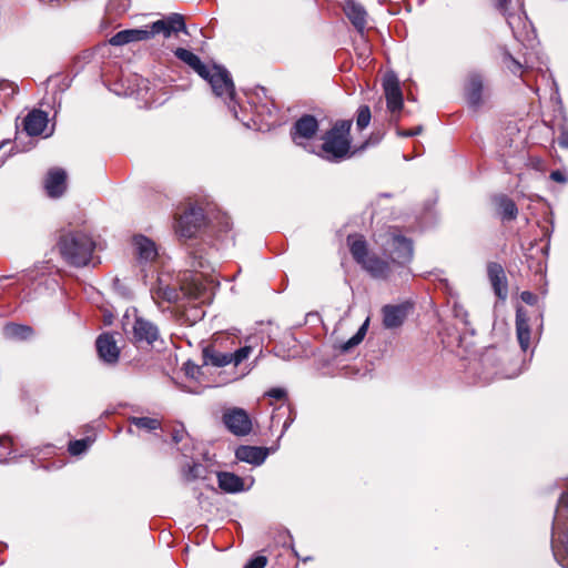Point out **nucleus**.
Segmentation results:
<instances>
[{"label":"nucleus","instance_id":"nucleus-46","mask_svg":"<svg viewBox=\"0 0 568 568\" xmlns=\"http://www.w3.org/2000/svg\"><path fill=\"white\" fill-rule=\"evenodd\" d=\"M422 131H423V126L418 125V126H416L414 129L405 130V131L399 132V135L404 136V138H410V136H415V135L420 134Z\"/></svg>","mask_w":568,"mask_h":568},{"label":"nucleus","instance_id":"nucleus-31","mask_svg":"<svg viewBox=\"0 0 568 568\" xmlns=\"http://www.w3.org/2000/svg\"><path fill=\"white\" fill-rule=\"evenodd\" d=\"M367 327H368V320H366L361 325L358 331L347 342H345L342 345V347H341L342 352L346 353V352L351 351L353 347L357 346L364 339L366 332H367Z\"/></svg>","mask_w":568,"mask_h":568},{"label":"nucleus","instance_id":"nucleus-6","mask_svg":"<svg viewBox=\"0 0 568 568\" xmlns=\"http://www.w3.org/2000/svg\"><path fill=\"white\" fill-rule=\"evenodd\" d=\"M223 424L235 436H246L252 432V420L245 409L232 407L224 410Z\"/></svg>","mask_w":568,"mask_h":568},{"label":"nucleus","instance_id":"nucleus-24","mask_svg":"<svg viewBox=\"0 0 568 568\" xmlns=\"http://www.w3.org/2000/svg\"><path fill=\"white\" fill-rule=\"evenodd\" d=\"M498 214L503 221H513L518 215L516 203L507 195L500 194L494 197Z\"/></svg>","mask_w":568,"mask_h":568},{"label":"nucleus","instance_id":"nucleus-35","mask_svg":"<svg viewBox=\"0 0 568 568\" xmlns=\"http://www.w3.org/2000/svg\"><path fill=\"white\" fill-rule=\"evenodd\" d=\"M91 443L90 438L75 439L70 442L68 450L72 456H79L89 448Z\"/></svg>","mask_w":568,"mask_h":568},{"label":"nucleus","instance_id":"nucleus-37","mask_svg":"<svg viewBox=\"0 0 568 568\" xmlns=\"http://www.w3.org/2000/svg\"><path fill=\"white\" fill-rule=\"evenodd\" d=\"M252 353L251 346H243L236 349L234 353H230L231 355V364L233 363L235 366L241 364L244 359H246Z\"/></svg>","mask_w":568,"mask_h":568},{"label":"nucleus","instance_id":"nucleus-9","mask_svg":"<svg viewBox=\"0 0 568 568\" xmlns=\"http://www.w3.org/2000/svg\"><path fill=\"white\" fill-rule=\"evenodd\" d=\"M154 37L162 34L164 38H170L179 32H186L185 19L180 13H170L169 16L154 21L152 23Z\"/></svg>","mask_w":568,"mask_h":568},{"label":"nucleus","instance_id":"nucleus-15","mask_svg":"<svg viewBox=\"0 0 568 568\" xmlns=\"http://www.w3.org/2000/svg\"><path fill=\"white\" fill-rule=\"evenodd\" d=\"M487 274L495 294L500 300H505L508 294V288L503 266L499 263L490 262L487 265Z\"/></svg>","mask_w":568,"mask_h":568},{"label":"nucleus","instance_id":"nucleus-45","mask_svg":"<svg viewBox=\"0 0 568 568\" xmlns=\"http://www.w3.org/2000/svg\"><path fill=\"white\" fill-rule=\"evenodd\" d=\"M558 144L562 149H568V128L561 130L558 138Z\"/></svg>","mask_w":568,"mask_h":568},{"label":"nucleus","instance_id":"nucleus-16","mask_svg":"<svg viewBox=\"0 0 568 568\" xmlns=\"http://www.w3.org/2000/svg\"><path fill=\"white\" fill-rule=\"evenodd\" d=\"M133 336L136 342H145L148 345H152L159 338V328L143 317H136L133 324Z\"/></svg>","mask_w":568,"mask_h":568},{"label":"nucleus","instance_id":"nucleus-22","mask_svg":"<svg viewBox=\"0 0 568 568\" xmlns=\"http://www.w3.org/2000/svg\"><path fill=\"white\" fill-rule=\"evenodd\" d=\"M361 265L374 278L386 280L390 273L389 263L377 255H369Z\"/></svg>","mask_w":568,"mask_h":568},{"label":"nucleus","instance_id":"nucleus-47","mask_svg":"<svg viewBox=\"0 0 568 568\" xmlns=\"http://www.w3.org/2000/svg\"><path fill=\"white\" fill-rule=\"evenodd\" d=\"M200 372V367L197 365L186 363L185 364V373L187 376L194 377L196 373Z\"/></svg>","mask_w":568,"mask_h":568},{"label":"nucleus","instance_id":"nucleus-10","mask_svg":"<svg viewBox=\"0 0 568 568\" xmlns=\"http://www.w3.org/2000/svg\"><path fill=\"white\" fill-rule=\"evenodd\" d=\"M383 89L386 98L387 109L390 112L400 111L403 108V93L399 81L394 73H388L383 80Z\"/></svg>","mask_w":568,"mask_h":568},{"label":"nucleus","instance_id":"nucleus-1","mask_svg":"<svg viewBox=\"0 0 568 568\" xmlns=\"http://www.w3.org/2000/svg\"><path fill=\"white\" fill-rule=\"evenodd\" d=\"M174 55L204 79L214 95L227 102L229 108L235 111V87L231 73L225 67L206 65L195 53L184 48H178Z\"/></svg>","mask_w":568,"mask_h":568},{"label":"nucleus","instance_id":"nucleus-29","mask_svg":"<svg viewBox=\"0 0 568 568\" xmlns=\"http://www.w3.org/2000/svg\"><path fill=\"white\" fill-rule=\"evenodd\" d=\"M183 477L186 481H193L196 479H205L209 470L207 467L201 463H193L192 465H187L183 467Z\"/></svg>","mask_w":568,"mask_h":568},{"label":"nucleus","instance_id":"nucleus-7","mask_svg":"<svg viewBox=\"0 0 568 568\" xmlns=\"http://www.w3.org/2000/svg\"><path fill=\"white\" fill-rule=\"evenodd\" d=\"M192 281L194 288H186L184 286H181L180 288L169 285L163 286L160 282L158 287L151 290L152 297L161 298L169 303H176L183 292L184 295H187L192 298H199L202 291V284L197 277H194Z\"/></svg>","mask_w":568,"mask_h":568},{"label":"nucleus","instance_id":"nucleus-50","mask_svg":"<svg viewBox=\"0 0 568 568\" xmlns=\"http://www.w3.org/2000/svg\"><path fill=\"white\" fill-rule=\"evenodd\" d=\"M559 524H560V520H559L558 523H555V521H554V524H552V530H555V527H556V526H559ZM551 535H555V531H551Z\"/></svg>","mask_w":568,"mask_h":568},{"label":"nucleus","instance_id":"nucleus-44","mask_svg":"<svg viewBox=\"0 0 568 568\" xmlns=\"http://www.w3.org/2000/svg\"><path fill=\"white\" fill-rule=\"evenodd\" d=\"M550 179L558 183H566L568 181L566 174L559 170H555L550 173Z\"/></svg>","mask_w":568,"mask_h":568},{"label":"nucleus","instance_id":"nucleus-51","mask_svg":"<svg viewBox=\"0 0 568 568\" xmlns=\"http://www.w3.org/2000/svg\"><path fill=\"white\" fill-rule=\"evenodd\" d=\"M119 282H120V280H119V278H116V280L114 281V284L116 285V284H119Z\"/></svg>","mask_w":568,"mask_h":568},{"label":"nucleus","instance_id":"nucleus-23","mask_svg":"<svg viewBox=\"0 0 568 568\" xmlns=\"http://www.w3.org/2000/svg\"><path fill=\"white\" fill-rule=\"evenodd\" d=\"M345 14L354 26V28L363 33L366 27L367 12L363 6L355 1H347L344 8Z\"/></svg>","mask_w":568,"mask_h":568},{"label":"nucleus","instance_id":"nucleus-5","mask_svg":"<svg viewBox=\"0 0 568 568\" xmlns=\"http://www.w3.org/2000/svg\"><path fill=\"white\" fill-rule=\"evenodd\" d=\"M206 219L202 207L190 206L180 215L176 222V233L184 239H191L205 225Z\"/></svg>","mask_w":568,"mask_h":568},{"label":"nucleus","instance_id":"nucleus-48","mask_svg":"<svg viewBox=\"0 0 568 568\" xmlns=\"http://www.w3.org/2000/svg\"><path fill=\"white\" fill-rule=\"evenodd\" d=\"M11 453H12L11 450L4 452V453L0 452V463H6L9 459H11V457H9L11 455Z\"/></svg>","mask_w":568,"mask_h":568},{"label":"nucleus","instance_id":"nucleus-19","mask_svg":"<svg viewBox=\"0 0 568 568\" xmlns=\"http://www.w3.org/2000/svg\"><path fill=\"white\" fill-rule=\"evenodd\" d=\"M516 335L523 352L530 346V326L527 312L523 307L516 310Z\"/></svg>","mask_w":568,"mask_h":568},{"label":"nucleus","instance_id":"nucleus-39","mask_svg":"<svg viewBox=\"0 0 568 568\" xmlns=\"http://www.w3.org/2000/svg\"><path fill=\"white\" fill-rule=\"evenodd\" d=\"M267 564V559L264 556H256L251 558L244 566V568H264Z\"/></svg>","mask_w":568,"mask_h":568},{"label":"nucleus","instance_id":"nucleus-38","mask_svg":"<svg viewBox=\"0 0 568 568\" xmlns=\"http://www.w3.org/2000/svg\"><path fill=\"white\" fill-rule=\"evenodd\" d=\"M135 41L149 40L154 37L152 23L143 29H133Z\"/></svg>","mask_w":568,"mask_h":568},{"label":"nucleus","instance_id":"nucleus-40","mask_svg":"<svg viewBox=\"0 0 568 568\" xmlns=\"http://www.w3.org/2000/svg\"><path fill=\"white\" fill-rule=\"evenodd\" d=\"M453 311L456 318L465 325L468 324V313L462 305L455 304Z\"/></svg>","mask_w":568,"mask_h":568},{"label":"nucleus","instance_id":"nucleus-30","mask_svg":"<svg viewBox=\"0 0 568 568\" xmlns=\"http://www.w3.org/2000/svg\"><path fill=\"white\" fill-rule=\"evenodd\" d=\"M8 337L17 339H27L32 335V328L27 325L9 324L4 327Z\"/></svg>","mask_w":568,"mask_h":568},{"label":"nucleus","instance_id":"nucleus-42","mask_svg":"<svg viewBox=\"0 0 568 568\" xmlns=\"http://www.w3.org/2000/svg\"><path fill=\"white\" fill-rule=\"evenodd\" d=\"M520 298H521L523 302H525L528 305H535L537 303V301H538L537 295L531 293V292H529V291L521 292Z\"/></svg>","mask_w":568,"mask_h":568},{"label":"nucleus","instance_id":"nucleus-34","mask_svg":"<svg viewBox=\"0 0 568 568\" xmlns=\"http://www.w3.org/2000/svg\"><path fill=\"white\" fill-rule=\"evenodd\" d=\"M372 119L371 109L368 105H361L357 109L356 126L358 130H364L368 126Z\"/></svg>","mask_w":568,"mask_h":568},{"label":"nucleus","instance_id":"nucleus-27","mask_svg":"<svg viewBox=\"0 0 568 568\" xmlns=\"http://www.w3.org/2000/svg\"><path fill=\"white\" fill-rule=\"evenodd\" d=\"M347 242L352 256L358 264H362L369 256L366 241L362 236L349 235Z\"/></svg>","mask_w":568,"mask_h":568},{"label":"nucleus","instance_id":"nucleus-21","mask_svg":"<svg viewBox=\"0 0 568 568\" xmlns=\"http://www.w3.org/2000/svg\"><path fill=\"white\" fill-rule=\"evenodd\" d=\"M383 314V324L386 328H397L399 327L406 316H407V308L405 305H385L382 308Z\"/></svg>","mask_w":568,"mask_h":568},{"label":"nucleus","instance_id":"nucleus-26","mask_svg":"<svg viewBox=\"0 0 568 568\" xmlns=\"http://www.w3.org/2000/svg\"><path fill=\"white\" fill-rule=\"evenodd\" d=\"M135 252L140 260L152 261L156 256L154 243L143 235H136L133 239Z\"/></svg>","mask_w":568,"mask_h":568},{"label":"nucleus","instance_id":"nucleus-36","mask_svg":"<svg viewBox=\"0 0 568 568\" xmlns=\"http://www.w3.org/2000/svg\"><path fill=\"white\" fill-rule=\"evenodd\" d=\"M568 516V493L560 496L555 515V523Z\"/></svg>","mask_w":568,"mask_h":568},{"label":"nucleus","instance_id":"nucleus-14","mask_svg":"<svg viewBox=\"0 0 568 568\" xmlns=\"http://www.w3.org/2000/svg\"><path fill=\"white\" fill-rule=\"evenodd\" d=\"M270 454L266 447L241 445L235 450V457L240 462L251 464L253 466H261Z\"/></svg>","mask_w":568,"mask_h":568},{"label":"nucleus","instance_id":"nucleus-8","mask_svg":"<svg viewBox=\"0 0 568 568\" xmlns=\"http://www.w3.org/2000/svg\"><path fill=\"white\" fill-rule=\"evenodd\" d=\"M318 131V121L314 115L304 114L291 128V138L296 145L306 148L305 142L313 139Z\"/></svg>","mask_w":568,"mask_h":568},{"label":"nucleus","instance_id":"nucleus-13","mask_svg":"<svg viewBox=\"0 0 568 568\" xmlns=\"http://www.w3.org/2000/svg\"><path fill=\"white\" fill-rule=\"evenodd\" d=\"M254 483V478H250V485L246 486L242 477L230 471L217 473V484L221 490L227 494H237L248 490Z\"/></svg>","mask_w":568,"mask_h":568},{"label":"nucleus","instance_id":"nucleus-33","mask_svg":"<svg viewBox=\"0 0 568 568\" xmlns=\"http://www.w3.org/2000/svg\"><path fill=\"white\" fill-rule=\"evenodd\" d=\"M130 422L138 428L146 430H154L160 427V422L151 417H132Z\"/></svg>","mask_w":568,"mask_h":568},{"label":"nucleus","instance_id":"nucleus-41","mask_svg":"<svg viewBox=\"0 0 568 568\" xmlns=\"http://www.w3.org/2000/svg\"><path fill=\"white\" fill-rule=\"evenodd\" d=\"M266 395L271 398L281 400L286 397V390L281 387H274L266 392Z\"/></svg>","mask_w":568,"mask_h":568},{"label":"nucleus","instance_id":"nucleus-3","mask_svg":"<svg viewBox=\"0 0 568 568\" xmlns=\"http://www.w3.org/2000/svg\"><path fill=\"white\" fill-rule=\"evenodd\" d=\"M94 248L93 239L82 231L68 232L59 240L62 257L77 267L87 266L90 263Z\"/></svg>","mask_w":568,"mask_h":568},{"label":"nucleus","instance_id":"nucleus-17","mask_svg":"<svg viewBox=\"0 0 568 568\" xmlns=\"http://www.w3.org/2000/svg\"><path fill=\"white\" fill-rule=\"evenodd\" d=\"M67 173L62 169H52L48 172L44 187L50 197H60L65 191Z\"/></svg>","mask_w":568,"mask_h":568},{"label":"nucleus","instance_id":"nucleus-11","mask_svg":"<svg viewBox=\"0 0 568 568\" xmlns=\"http://www.w3.org/2000/svg\"><path fill=\"white\" fill-rule=\"evenodd\" d=\"M484 79L478 72L468 74L465 83V97L468 105L477 110L483 104Z\"/></svg>","mask_w":568,"mask_h":568},{"label":"nucleus","instance_id":"nucleus-25","mask_svg":"<svg viewBox=\"0 0 568 568\" xmlns=\"http://www.w3.org/2000/svg\"><path fill=\"white\" fill-rule=\"evenodd\" d=\"M202 355L204 365L223 367L231 364L230 353L220 352L215 349L213 346H207L203 348Z\"/></svg>","mask_w":568,"mask_h":568},{"label":"nucleus","instance_id":"nucleus-12","mask_svg":"<svg viewBox=\"0 0 568 568\" xmlns=\"http://www.w3.org/2000/svg\"><path fill=\"white\" fill-rule=\"evenodd\" d=\"M99 357L108 364H114L119 359L120 349L112 334H101L95 342Z\"/></svg>","mask_w":568,"mask_h":568},{"label":"nucleus","instance_id":"nucleus-49","mask_svg":"<svg viewBox=\"0 0 568 568\" xmlns=\"http://www.w3.org/2000/svg\"><path fill=\"white\" fill-rule=\"evenodd\" d=\"M8 445H11V439L8 436L0 437V446L7 448Z\"/></svg>","mask_w":568,"mask_h":568},{"label":"nucleus","instance_id":"nucleus-28","mask_svg":"<svg viewBox=\"0 0 568 568\" xmlns=\"http://www.w3.org/2000/svg\"><path fill=\"white\" fill-rule=\"evenodd\" d=\"M503 64L515 75H521L524 68H528V60H525V65L515 59L506 48H500Z\"/></svg>","mask_w":568,"mask_h":568},{"label":"nucleus","instance_id":"nucleus-4","mask_svg":"<svg viewBox=\"0 0 568 568\" xmlns=\"http://www.w3.org/2000/svg\"><path fill=\"white\" fill-rule=\"evenodd\" d=\"M383 251L394 263L405 265L413 258V242L398 233L396 229H389L384 235Z\"/></svg>","mask_w":568,"mask_h":568},{"label":"nucleus","instance_id":"nucleus-43","mask_svg":"<svg viewBox=\"0 0 568 568\" xmlns=\"http://www.w3.org/2000/svg\"><path fill=\"white\" fill-rule=\"evenodd\" d=\"M185 437H187V434L184 430V428L174 429L173 433H172V440L175 444H179V443L183 442V439Z\"/></svg>","mask_w":568,"mask_h":568},{"label":"nucleus","instance_id":"nucleus-32","mask_svg":"<svg viewBox=\"0 0 568 568\" xmlns=\"http://www.w3.org/2000/svg\"><path fill=\"white\" fill-rule=\"evenodd\" d=\"M131 42H136L133 29L119 31L109 40V43L114 47H121Z\"/></svg>","mask_w":568,"mask_h":568},{"label":"nucleus","instance_id":"nucleus-2","mask_svg":"<svg viewBox=\"0 0 568 568\" xmlns=\"http://www.w3.org/2000/svg\"><path fill=\"white\" fill-rule=\"evenodd\" d=\"M352 120H338L325 132L318 155L329 162H339L349 155Z\"/></svg>","mask_w":568,"mask_h":568},{"label":"nucleus","instance_id":"nucleus-18","mask_svg":"<svg viewBox=\"0 0 568 568\" xmlns=\"http://www.w3.org/2000/svg\"><path fill=\"white\" fill-rule=\"evenodd\" d=\"M510 2H511V0H496V6L499 10L503 11L504 16H506L508 26L513 30L515 37H518L517 29L519 28V26L521 23L525 26L526 20H527V14L523 8L524 4L520 0H516V3L518 6L520 12L518 14L510 12L508 10V3H510Z\"/></svg>","mask_w":568,"mask_h":568},{"label":"nucleus","instance_id":"nucleus-20","mask_svg":"<svg viewBox=\"0 0 568 568\" xmlns=\"http://www.w3.org/2000/svg\"><path fill=\"white\" fill-rule=\"evenodd\" d=\"M48 124V114L41 110H33L28 113L23 121V128L28 135L41 134Z\"/></svg>","mask_w":568,"mask_h":568}]
</instances>
